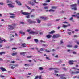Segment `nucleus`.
<instances>
[{"instance_id":"1","label":"nucleus","mask_w":79,"mask_h":79,"mask_svg":"<svg viewBox=\"0 0 79 79\" xmlns=\"http://www.w3.org/2000/svg\"><path fill=\"white\" fill-rule=\"evenodd\" d=\"M70 7L72 10H74L76 11L77 10V5L76 4H73L70 5Z\"/></svg>"},{"instance_id":"2","label":"nucleus","mask_w":79,"mask_h":79,"mask_svg":"<svg viewBox=\"0 0 79 79\" xmlns=\"http://www.w3.org/2000/svg\"><path fill=\"white\" fill-rule=\"evenodd\" d=\"M29 34H39V31H32L29 32Z\"/></svg>"},{"instance_id":"3","label":"nucleus","mask_w":79,"mask_h":79,"mask_svg":"<svg viewBox=\"0 0 79 79\" xmlns=\"http://www.w3.org/2000/svg\"><path fill=\"white\" fill-rule=\"evenodd\" d=\"M27 21L28 22H29V24H33V23H36V22L35 21H32V20H31L30 19H28L27 20Z\"/></svg>"},{"instance_id":"4","label":"nucleus","mask_w":79,"mask_h":79,"mask_svg":"<svg viewBox=\"0 0 79 79\" xmlns=\"http://www.w3.org/2000/svg\"><path fill=\"white\" fill-rule=\"evenodd\" d=\"M59 76H60V79H66V78L64 77L65 76V75L64 74H61L59 75Z\"/></svg>"},{"instance_id":"5","label":"nucleus","mask_w":79,"mask_h":79,"mask_svg":"<svg viewBox=\"0 0 79 79\" xmlns=\"http://www.w3.org/2000/svg\"><path fill=\"white\" fill-rule=\"evenodd\" d=\"M60 37V35H53V38H58V37Z\"/></svg>"},{"instance_id":"6","label":"nucleus","mask_w":79,"mask_h":79,"mask_svg":"<svg viewBox=\"0 0 79 79\" xmlns=\"http://www.w3.org/2000/svg\"><path fill=\"white\" fill-rule=\"evenodd\" d=\"M15 2L18 5L20 6L22 5V4L21 3V2L20 1H18L16 0Z\"/></svg>"},{"instance_id":"7","label":"nucleus","mask_w":79,"mask_h":79,"mask_svg":"<svg viewBox=\"0 0 79 79\" xmlns=\"http://www.w3.org/2000/svg\"><path fill=\"white\" fill-rule=\"evenodd\" d=\"M74 61L73 60H70L69 62V63L70 65H72V64H74Z\"/></svg>"},{"instance_id":"8","label":"nucleus","mask_w":79,"mask_h":79,"mask_svg":"<svg viewBox=\"0 0 79 79\" xmlns=\"http://www.w3.org/2000/svg\"><path fill=\"white\" fill-rule=\"evenodd\" d=\"M22 15H29V13L28 12H23L21 13Z\"/></svg>"},{"instance_id":"9","label":"nucleus","mask_w":79,"mask_h":79,"mask_svg":"<svg viewBox=\"0 0 79 79\" xmlns=\"http://www.w3.org/2000/svg\"><path fill=\"white\" fill-rule=\"evenodd\" d=\"M0 69L2 71H6V69L5 68H4L3 67H0Z\"/></svg>"},{"instance_id":"10","label":"nucleus","mask_w":79,"mask_h":79,"mask_svg":"<svg viewBox=\"0 0 79 79\" xmlns=\"http://www.w3.org/2000/svg\"><path fill=\"white\" fill-rule=\"evenodd\" d=\"M28 4H29V5H32V6H33V5H34V3L33 2H31V1H29L28 2Z\"/></svg>"},{"instance_id":"11","label":"nucleus","mask_w":79,"mask_h":79,"mask_svg":"<svg viewBox=\"0 0 79 79\" xmlns=\"http://www.w3.org/2000/svg\"><path fill=\"white\" fill-rule=\"evenodd\" d=\"M8 27H9L8 29H14V27H13L11 25H9L8 26Z\"/></svg>"},{"instance_id":"12","label":"nucleus","mask_w":79,"mask_h":79,"mask_svg":"<svg viewBox=\"0 0 79 79\" xmlns=\"http://www.w3.org/2000/svg\"><path fill=\"white\" fill-rule=\"evenodd\" d=\"M7 5L9 6V8H14V6L13 5L11 4H8Z\"/></svg>"},{"instance_id":"13","label":"nucleus","mask_w":79,"mask_h":79,"mask_svg":"<svg viewBox=\"0 0 79 79\" xmlns=\"http://www.w3.org/2000/svg\"><path fill=\"white\" fill-rule=\"evenodd\" d=\"M40 18H41L42 19H43L44 21L46 20L47 19V18L45 17H40Z\"/></svg>"},{"instance_id":"14","label":"nucleus","mask_w":79,"mask_h":79,"mask_svg":"<svg viewBox=\"0 0 79 79\" xmlns=\"http://www.w3.org/2000/svg\"><path fill=\"white\" fill-rule=\"evenodd\" d=\"M72 16H73V17H74V16H77V18H78V19H79V13H77V15H72Z\"/></svg>"},{"instance_id":"15","label":"nucleus","mask_w":79,"mask_h":79,"mask_svg":"<svg viewBox=\"0 0 79 79\" xmlns=\"http://www.w3.org/2000/svg\"><path fill=\"white\" fill-rule=\"evenodd\" d=\"M58 8L57 6H52L51 7V8H52V10H54V9H56Z\"/></svg>"},{"instance_id":"16","label":"nucleus","mask_w":79,"mask_h":79,"mask_svg":"<svg viewBox=\"0 0 79 79\" xmlns=\"http://www.w3.org/2000/svg\"><path fill=\"white\" fill-rule=\"evenodd\" d=\"M3 41L6 42V40L5 39H4L3 40H1L0 41V43H2Z\"/></svg>"},{"instance_id":"17","label":"nucleus","mask_w":79,"mask_h":79,"mask_svg":"<svg viewBox=\"0 0 79 79\" xmlns=\"http://www.w3.org/2000/svg\"><path fill=\"white\" fill-rule=\"evenodd\" d=\"M39 70H40V71H43L44 70V68L42 67H40L39 68Z\"/></svg>"},{"instance_id":"18","label":"nucleus","mask_w":79,"mask_h":79,"mask_svg":"<svg viewBox=\"0 0 79 79\" xmlns=\"http://www.w3.org/2000/svg\"><path fill=\"white\" fill-rule=\"evenodd\" d=\"M22 46L23 47H25L26 46V44L25 43H23L22 44Z\"/></svg>"},{"instance_id":"19","label":"nucleus","mask_w":79,"mask_h":79,"mask_svg":"<svg viewBox=\"0 0 79 79\" xmlns=\"http://www.w3.org/2000/svg\"><path fill=\"white\" fill-rule=\"evenodd\" d=\"M49 69L50 70H52V69H56V70H58V69L56 68H49Z\"/></svg>"},{"instance_id":"20","label":"nucleus","mask_w":79,"mask_h":79,"mask_svg":"<svg viewBox=\"0 0 79 79\" xmlns=\"http://www.w3.org/2000/svg\"><path fill=\"white\" fill-rule=\"evenodd\" d=\"M47 38H48V39H50L51 37L52 36L50 35H47L46 36Z\"/></svg>"},{"instance_id":"21","label":"nucleus","mask_w":79,"mask_h":79,"mask_svg":"<svg viewBox=\"0 0 79 79\" xmlns=\"http://www.w3.org/2000/svg\"><path fill=\"white\" fill-rule=\"evenodd\" d=\"M5 52H0V55H3V54H5Z\"/></svg>"},{"instance_id":"22","label":"nucleus","mask_w":79,"mask_h":79,"mask_svg":"<svg viewBox=\"0 0 79 79\" xmlns=\"http://www.w3.org/2000/svg\"><path fill=\"white\" fill-rule=\"evenodd\" d=\"M34 41L36 43H37L39 42V40L37 39H34Z\"/></svg>"},{"instance_id":"23","label":"nucleus","mask_w":79,"mask_h":79,"mask_svg":"<svg viewBox=\"0 0 79 79\" xmlns=\"http://www.w3.org/2000/svg\"><path fill=\"white\" fill-rule=\"evenodd\" d=\"M17 55V52L13 53L12 54V56H15V55Z\"/></svg>"},{"instance_id":"24","label":"nucleus","mask_w":79,"mask_h":79,"mask_svg":"<svg viewBox=\"0 0 79 79\" xmlns=\"http://www.w3.org/2000/svg\"><path fill=\"white\" fill-rule=\"evenodd\" d=\"M55 31L54 30H52V31L51 32H50L49 33V34H53V33H55Z\"/></svg>"},{"instance_id":"25","label":"nucleus","mask_w":79,"mask_h":79,"mask_svg":"<svg viewBox=\"0 0 79 79\" xmlns=\"http://www.w3.org/2000/svg\"><path fill=\"white\" fill-rule=\"evenodd\" d=\"M25 53H26V52H21L20 54L22 55L23 56H25Z\"/></svg>"},{"instance_id":"26","label":"nucleus","mask_w":79,"mask_h":79,"mask_svg":"<svg viewBox=\"0 0 79 79\" xmlns=\"http://www.w3.org/2000/svg\"><path fill=\"white\" fill-rule=\"evenodd\" d=\"M26 5V4H25V6L28 9H29V10H31V8L30 7H29L28 6Z\"/></svg>"},{"instance_id":"27","label":"nucleus","mask_w":79,"mask_h":79,"mask_svg":"<svg viewBox=\"0 0 79 79\" xmlns=\"http://www.w3.org/2000/svg\"><path fill=\"white\" fill-rule=\"evenodd\" d=\"M48 11H49V12H51L52 11L53 12H54V11H55V10H52V9H51L50 10H49Z\"/></svg>"},{"instance_id":"28","label":"nucleus","mask_w":79,"mask_h":79,"mask_svg":"<svg viewBox=\"0 0 79 79\" xmlns=\"http://www.w3.org/2000/svg\"><path fill=\"white\" fill-rule=\"evenodd\" d=\"M7 3H11L12 2L11 1H9V0H7Z\"/></svg>"},{"instance_id":"29","label":"nucleus","mask_w":79,"mask_h":79,"mask_svg":"<svg viewBox=\"0 0 79 79\" xmlns=\"http://www.w3.org/2000/svg\"><path fill=\"white\" fill-rule=\"evenodd\" d=\"M42 46H44V47H48V45L43 44L42 45Z\"/></svg>"},{"instance_id":"30","label":"nucleus","mask_w":79,"mask_h":79,"mask_svg":"<svg viewBox=\"0 0 79 79\" xmlns=\"http://www.w3.org/2000/svg\"><path fill=\"white\" fill-rule=\"evenodd\" d=\"M46 58V59H47L48 61L49 60H51V59H50L49 58V57H47Z\"/></svg>"},{"instance_id":"31","label":"nucleus","mask_w":79,"mask_h":79,"mask_svg":"<svg viewBox=\"0 0 79 79\" xmlns=\"http://www.w3.org/2000/svg\"><path fill=\"white\" fill-rule=\"evenodd\" d=\"M40 42H41V43H42V42H44V43H45V42H46L44 41H43L42 40H40Z\"/></svg>"},{"instance_id":"32","label":"nucleus","mask_w":79,"mask_h":79,"mask_svg":"<svg viewBox=\"0 0 79 79\" xmlns=\"http://www.w3.org/2000/svg\"><path fill=\"white\" fill-rule=\"evenodd\" d=\"M37 22L39 24V23H40V20L39 19H38L37 21Z\"/></svg>"},{"instance_id":"33","label":"nucleus","mask_w":79,"mask_h":79,"mask_svg":"<svg viewBox=\"0 0 79 79\" xmlns=\"http://www.w3.org/2000/svg\"><path fill=\"white\" fill-rule=\"evenodd\" d=\"M63 27H68V25H63Z\"/></svg>"},{"instance_id":"34","label":"nucleus","mask_w":79,"mask_h":79,"mask_svg":"<svg viewBox=\"0 0 79 79\" xmlns=\"http://www.w3.org/2000/svg\"><path fill=\"white\" fill-rule=\"evenodd\" d=\"M15 17L14 16H10V18H14Z\"/></svg>"},{"instance_id":"35","label":"nucleus","mask_w":79,"mask_h":79,"mask_svg":"<svg viewBox=\"0 0 79 79\" xmlns=\"http://www.w3.org/2000/svg\"><path fill=\"white\" fill-rule=\"evenodd\" d=\"M76 43L78 45H79V41H76Z\"/></svg>"},{"instance_id":"36","label":"nucleus","mask_w":79,"mask_h":79,"mask_svg":"<svg viewBox=\"0 0 79 79\" xmlns=\"http://www.w3.org/2000/svg\"><path fill=\"white\" fill-rule=\"evenodd\" d=\"M34 3H38L37 2H36V0H34Z\"/></svg>"},{"instance_id":"37","label":"nucleus","mask_w":79,"mask_h":79,"mask_svg":"<svg viewBox=\"0 0 79 79\" xmlns=\"http://www.w3.org/2000/svg\"><path fill=\"white\" fill-rule=\"evenodd\" d=\"M11 37H15V35H13V34H10Z\"/></svg>"},{"instance_id":"38","label":"nucleus","mask_w":79,"mask_h":79,"mask_svg":"<svg viewBox=\"0 0 79 79\" xmlns=\"http://www.w3.org/2000/svg\"><path fill=\"white\" fill-rule=\"evenodd\" d=\"M26 17L27 18H30L29 15L26 16Z\"/></svg>"},{"instance_id":"39","label":"nucleus","mask_w":79,"mask_h":79,"mask_svg":"<svg viewBox=\"0 0 79 79\" xmlns=\"http://www.w3.org/2000/svg\"><path fill=\"white\" fill-rule=\"evenodd\" d=\"M75 74H79V71H76V72H75Z\"/></svg>"},{"instance_id":"40","label":"nucleus","mask_w":79,"mask_h":79,"mask_svg":"<svg viewBox=\"0 0 79 79\" xmlns=\"http://www.w3.org/2000/svg\"><path fill=\"white\" fill-rule=\"evenodd\" d=\"M67 47H72V45H68L67 46Z\"/></svg>"},{"instance_id":"41","label":"nucleus","mask_w":79,"mask_h":79,"mask_svg":"<svg viewBox=\"0 0 79 79\" xmlns=\"http://www.w3.org/2000/svg\"><path fill=\"white\" fill-rule=\"evenodd\" d=\"M45 51H46V52H50V51L48 50H47V49L45 50Z\"/></svg>"},{"instance_id":"42","label":"nucleus","mask_w":79,"mask_h":79,"mask_svg":"<svg viewBox=\"0 0 79 79\" xmlns=\"http://www.w3.org/2000/svg\"><path fill=\"white\" fill-rule=\"evenodd\" d=\"M44 48H41L40 49V51H44Z\"/></svg>"},{"instance_id":"43","label":"nucleus","mask_w":79,"mask_h":79,"mask_svg":"<svg viewBox=\"0 0 79 79\" xmlns=\"http://www.w3.org/2000/svg\"><path fill=\"white\" fill-rule=\"evenodd\" d=\"M54 71L55 73H58V71H56V70H55Z\"/></svg>"},{"instance_id":"44","label":"nucleus","mask_w":79,"mask_h":79,"mask_svg":"<svg viewBox=\"0 0 79 79\" xmlns=\"http://www.w3.org/2000/svg\"><path fill=\"white\" fill-rule=\"evenodd\" d=\"M32 56H27V58H32Z\"/></svg>"},{"instance_id":"45","label":"nucleus","mask_w":79,"mask_h":79,"mask_svg":"<svg viewBox=\"0 0 79 79\" xmlns=\"http://www.w3.org/2000/svg\"><path fill=\"white\" fill-rule=\"evenodd\" d=\"M35 15H31V18H34Z\"/></svg>"},{"instance_id":"46","label":"nucleus","mask_w":79,"mask_h":79,"mask_svg":"<svg viewBox=\"0 0 79 79\" xmlns=\"http://www.w3.org/2000/svg\"><path fill=\"white\" fill-rule=\"evenodd\" d=\"M60 19H56V21H60Z\"/></svg>"},{"instance_id":"47","label":"nucleus","mask_w":79,"mask_h":79,"mask_svg":"<svg viewBox=\"0 0 79 79\" xmlns=\"http://www.w3.org/2000/svg\"><path fill=\"white\" fill-rule=\"evenodd\" d=\"M12 50H16L17 48H12Z\"/></svg>"},{"instance_id":"48","label":"nucleus","mask_w":79,"mask_h":79,"mask_svg":"<svg viewBox=\"0 0 79 79\" xmlns=\"http://www.w3.org/2000/svg\"><path fill=\"white\" fill-rule=\"evenodd\" d=\"M20 24H24V23L23 22H20Z\"/></svg>"},{"instance_id":"49","label":"nucleus","mask_w":79,"mask_h":79,"mask_svg":"<svg viewBox=\"0 0 79 79\" xmlns=\"http://www.w3.org/2000/svg\"><path fill=\"white\" fill-rule=\"evenodd\" d=\"M50 2V0H47L46 1V2Z\"/></svg>"},{"instance_id":"50","label":"nucleus","mask_w":79,"mask_h":79,"mask_svg":"<svg viewBox=\"0 0 79 79\" xmlns=\"http://www.w3.org/2000/svg\"><path fill=\"white\" fill-rule=\"evenodd\" d=\"M78 47V46L77 45H75L74 46V48H77Z\"/></svg>"},{"instance_id":"51","label":"nucleus","mask_w":79,"mask_h":79,"mask_svg":"<svg viewBox=\"0 0 79 79\" xmlns=\"http://www.w3.org/2000/svg\"><path fill=\"white\" fill-rule=\"evenodd\" d=\"M42 76L41 75H40L39 76V79H42Z\"/></svg>"},{"instance_id":"52","label":"nucleus","mask_w":79,"mask_h":79,"mask_svg":"<svg viewBox=\"0 0 79 79\" xmlns=\"http://www.w3.org/2000/svg\"><path fill=\"white\" fill-rule=\"evenodd\" d=\"M10 15H12V16H14V15H15V14H13L12 13H10Z\"/></svg>"},{"instance_id":"53","label":"nucleus","mask_w":79,"mask_h":79,"mask_svg":"<svg viewBox=\"0 0 79 79\" xmlns=\"http://www.w3.org/2000/svg\"><path fill=\"white\" fill-rule=\"evenodd\" d=\"M43 5H44V6H46V5H47V4L44 3L43 4Z\"/></svg>"},{"instance_id":"54","label":"nucleus","mask_w":79,"mask_h":79,"mask_svg":"<svg viewBox=\"0 0 79 79\" xmlns=\"http://www.w3.org/2000/svg\"><path fill=\"white\" fill-rule=\"evenodd\" d=\"M29 66L28 64H25L24 65V66Z\"/></svg>"},{"instance_id":"55","label":"nucleus","mask_w":79,"mask_h":79,"mask_svg":"<svg viewBox=\"0 0 79 79\" xmlns=\"http://www.w3.org/2000/svg\"><path fill=\"white\" fill-rule=\"evenodd\" d=\"M63 69H64V71H66L67 70L66 69V68H63Z\"/></svg>"},{"instance_id":"56","label":"nucleus","mask_w":79,"mask_h":79,"mask_svg":"<svg viewBox=\"0 0 79 79\" xmlns=\"http://www.w3.org/2000/svg\"><path fill=\"white\" fill-rule=\"evenodd\" d=\"M72 69H76L75 67H73L72 68Z\"/></svg>"},{"instance_id":"57","label":"nucleus","mask_w":79,"mask_h":79,"mask_svg":"<svg viewBox=\"0 0 79 79\" xmlns=\"http://www.w3.org/2000/svg\"><path fill=\"white\" fill-rule=\"evenodd\" d=\"M37 78H39V76L37 75L35 77V79H37Z\"/></svg>"},{"instance_id":"58","label":"nucleus","mask_w":79,"mask_h":79,"mask_svg":"<svg viewBox=\"0 0 79 79\" xmlns=\"http://www.w3.org/2000/svg\"><path fill=\"white\" fill-rule=\"evenodd\" d=\"M3 2H0V5H3Z\"/></svg>"},{"instance_id":"59","label":"nucleus","mask_w":79,"mask_h":79,"mask_svg":"<svg viewBox=\"0 0 79 79\" xmlns=\"http://www.w3.org/2000/svg\"><path fill=\"white\" fill-rule=\"evenodd\" d=\"M73 54H76V52L74 51L73 52Z\"/></svg>"},{"instance_id":"60","label":"nucleus","mask_w":79,"mask_h":79,"mask_svg":"<svg viewBox=\"0 0 79 79\" xmlns=\"http://www.w3.org/2000/svg\"><path fill=\"white\" fill-rule=\"evenodd\" d=\"M73 17H71L70 19H69V20H73Z\"/></svg>"},{"instance_id":"61","label":"nucleus","mask_w":79,"mask_h":79,"mask_svg":"<svg viewBox=\"0 0 79 79\" xmlns=\"http://www.w3.org/2000/svg\"><path fill=\"white\" fill-rule=\"evenodd\" d=\"M31 38V37H28L27 38V39H30Z\"/></svg>"},{"instance_id":"62","label":"nucleus","mask_w":79,"mask_h":79,"mask_svg":"<svg viewBox=\"0 0 79 79\" xmlns=\"http://www.w3.org/2000/svg\"><path fill=\"white\" fill-rule=\"evenodd\" d=\"M71 74H75V72H74L73 71H72L71 73Z\"/></svg>"},{"instance_id":"63","label":"nucleus","mask_w":79,"mask_h":79,"mask_svg":"<svg viewBox=\"0 0 79 79\" xmlns=\"http://www.w3.org/2000/svg\"><path fill=\"white\" fill-rule=\"evenodd\" d=\"M23 31H20V34H23Z\"/></svg>"},{"instance_id":"64","label":"nucleus","mask_w":79,"mask_h":79,"mask_svg":"<svg viewBox=\"0 0 79 79\" xmlns=\"http://www.w3.org/2000/svg\"><path fill=\"white\" fill-rule=\"evenodd\" d=\"M40 34L41 35H42V34H43V33L42 32H40Z\"/></svg>"}]
</instances>
